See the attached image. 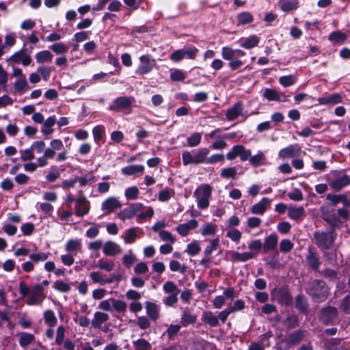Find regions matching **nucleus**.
Here are the masks:
<instances>
[{
    "label": "nucleus",
    "mask_w": 350,
    "mask_h": 350,
    "mask_svg": "<svg viewBox=\"0 0 350 350\" xmlns=\"http://www.w3.org/2000/svg\"><path fill=\"white\" fill-rule=\"evenodd\" d=\"M109 319V315L103 312H96L94 314V318L91 321L92 327L95 329H100L101 325L107 321Z\"/></svg>",
    "instance_id": "nucleus-19"
},
{
    "label": "nucleus",
    "mask_w": 350,
    "mask_h": 350,
    "mask_svg": "<svg viewBox=\"0 0 350 350\" xmlns=\"http://www.w3.org/2000/svg\"><path fill=\"white\" fill-rule=\"evenodd\" d=\"M137 238L136 229L134 228H129L126 230L125 234L124 236V241L126 243H133Z\"/></svg>",
    "instance_id": "nucleus-52"
},
{
    "label": "nucleus",
    "mask_w": 350,
    "mask_h": 350,
    "mask_svg": "<svg viewBox=\"0 0 350 350\" xmlns=\"http://www.w3.org/2000/svg\"><path fill=\"white\" fill-rule=\"evenodd\" d=\"M75 215L78 217H83L88 213L90 211L89 202L84 196L79 198L76 200Z\"/></svg>",
    "instance_id": "nucleus-10"
},
{
    "label": "nucleus",
    "mask_w": 350,
    "mask_h": 350,
    "mask_svg": "<svg viewBox=\"0 0 350 350\" xmlns=\"http://www.w3.org/2000/svg\"><path fill=\"white\" fill-rule=\"evenodd\" d=\"M328 38L332 42L338 43V44H342L347 40V36L345 33H344L340 31H336L332 32L329 35Z\"/></svg>",
    "instance_id": "nucleus-34"
},
{
    "label": "nucleus",
    "mask_w": 350,
    "mask_h": 350,
    "mask_svg": "<svg viewBox=\"0 0 350 350\" xmlns=\"http://www.w3.org/2000/svg\"><path fill=\"white\" fill-rule=\"evenodd\" d=\"M134 103L135 98L132 96H120L113 101L109 109L115 111H128L130 113Z\"/></svg>",
    "instance_id": "nucleus-6"
},
{
    "label": "nucleus",
    "mask_w": 350,
    "mask_h": 350,
    "mask_svg": "<svg viewBox=\"0 0 350 350\" xmlns=\"http://www.w3.org/2000/svg\"><path fill=\"white\" fill-rule=\"evenodd\" d=\"M211 193L212 187L208 184L201 185L195 190L193 196L197 200L199 208L205 209L208 207Z\"/></svg>",
    "instance_id": "nucleus-4"
},
{
    "label": "nucleus",
    "mask_w": 350,
    "mask_h": 350,
    "mask_svg": "<svg viewBox=\"0 0 350 350\" xmlns=\"http://www.w3.org/2000/svg\"><path fill=\"white\" fill-rule=\"evenodd\" d=\"M35 340V336L27 332H21L19 334L18 342L22 347H25Z\"/></svg>",
    "instance_id": "nucleus-32"
},
{
    "label": "nucleus",
    "mask_w": 350,
    "mask_h": 350,
    "mask_svg": "<svg viewBox=\"0 0 350 350\" xmlns=\"http://www.w3.org/2000/svg\"><path fill=\"white\" fill-rule=\"evenodd\" d=\"M52 59L53 55L47 50L38 52L36 55V59L38 63L50 62Z\"/></svg>",
    "instance_id": "nucleus-36"
},
{
    "label": "nucleus",
    "mask_w": 350,
    "mask_h": 350,
    "mask_svg": "<svg viewBox=\"0 0 350 350\" xmlns=\"http://www.w3.org/2000/svg\"><path fill=\"white\" fill-rule=\"evenodd\" d=\"M208 153L209 150L206 148L195 149L191 152L183 151L182 153L183 163L184 165H188L206 163Z\"/></svg>",
    "instance_id": "nucleus-2"
},
{
    "label": "nucleus",
    "mask_w": 350,
    "mask_h": 350,
    "mask_svg": "<svg viewBox=\"0 0 350 350\" xmlns=\"http://www.w3.org/2000/svg\"><path fill=\"white\" fill-rule=\"evenodd\" d=\"M135 350H151L152 346L149 342L145 339H138L133 342Z\"/></svg>",
    "instance_id": "nucleus-44"
},
{
    "label": "nucleus",
    "mask_w": 350,
    "mask_h": 350,
    "mask_svg": "<svg viewBox=\"0 0 350 350\" xmlns=\"http://www.w3.org/2000/svg\"><path fill=\"white\" fill-rule=\"evenodd\" d=\"M243 111V105L241 102L236 103L232 107L227 109L226 113V118L228 121L237 119L241 116Z\"/></svg>",
    "instance_id": "nucleus-14"
},
{
    "label": "nucleus",
    "mask_w": 350,
    "mask_h": 350,
    "mask_svg": "<svg viewBox=\"0 0 350 350\" xmlns=\"http://www.w3.org/2000/svg\"><path fill=\"white\" fill-rule=\"evenodd\" d=\"M280 83L284 87H289L295 83L293 75L282 76L279 79Z\"/></svg>",
    "instance_id": "nucleus-61"
},
{
    "label": "nucleus",
    "mask_w": 350,
    "mask_h": 350,
    "mask_svg": "<svg viewBox=\"0 0 350 350\" xmlns=\"http://www.w3.org/2000/svg\"><path fill=\"white\" fill-rule=\"evenodd\" d=\"M121 203L116 198H109L102 204V209L106 210L107 213L114 211L121 207Z\"/></svg>",
    "instance_id": "nucleus-22"
},
{
    "label": "nucleus",
    "mask_w": 350,
    "mask_h": 350,
    "mask_svg": "<svg viewBox=\"0 0 350 350\" xmlns=\"http://www.w3.org/2000/svg\"><path fill=\"white\" fill-rule=\"evenodd\" d=\"M288 329L294 328L299 325L298 317L296 315H289L285 320L282 321Z\"/></svg>",
    "instance_id": "nucleus-46"
},
{
    "label": "nucleus",
    "mask_w": 350,
    "mask_h": 350,
    "mask_svg": "<svg viewBox=\"0 0 350 350\" xmlns=\"http://www.w3.org/2000/svg\"><path fill=\"white\" fill-rule=\"evenodd\" d=\"M112 300V308L116 312L120 313H124L127 308V304L125 301L120 299H116L111 298Z\"/></svg>",
    "instance_id": "nucleus-37"
},
{
    "label": "nucleus",
    "mask_w": 350,
    "mask_h": 350,
    "mask_svg": "<svg viewBox=\"0 0 350 350\" xmlns=\"http://www.w3.org/2000/svg\"><path fill=\"white\" fill-rule=\"evenodd\" d=\"M305 215V210L302 206L299 207H289L288 210V216L295 220L304 217Z\"/></svg>",
    "instance_id": "nucleus-30"
},
{
    "label": "nucleus",
    "mask_w": 350,
    "mask_h": 350,
    "mask_svg": "<svg viewBox=\"0 0 350 350\" xmlns=\"http://www.w3.org/2000/svg\"><path fill=\"white\" fill-rule=\"evenodd\" d=\"M139 194V190L137 187H131L126 189L125 196L128 200H135Z\"/></svg>",
    "instance_id": "nucleus-57"
},
{
    "label": "nucleus",
    "mask_w": 350,
    "mask_h": 350,
    "mask_svg": "<svg viewBox=\"0 0 350 350\" xmlns=\"http://www.w3.org/2000/svg\"><path fill=\"white\" fill-rule=\"evenodd\" d=\"M313 236L315 244L321 250L331 248L336 239V233L334 229L329 231L317 230L314 232Z\"/></svg>",
    "instance_id": "nucleus-3"
},
{
    "label": "nucleus",
    "mask_w": 350,
    "mask_h": 350,
    "mask_svg": "<svg viewBox=\"0 0 350 350\" xmlns=\"http://www.w3.org/2000/svg\"><path fill=\"white\" fill-rule=\"evenodd\" d=\"M238 156L240 157L241 161H245L250 160L251 157V151L246 150L243 146L238 145Z\"/></svg>",
    "instance_id": "nucleus-55"
},
{
    "label": "nucleus",
    "mask_w": 350,
    "mask_h": 350,
    "mask_svg": "<svg viewBox=\"0 0 350 350\" xmlns=\"http://www.w3.org/2000/svg\"><path fill=\"white\" fill-rule=\"evenodd\" d=\"M221 55L224 59L231 60L234 58V50L228 46H224L221 49Z\"/></svg>",
    "instance_id": "nucleus-58"
},
{
    "label": "nucleus",
    "mask_w": 350,
    "mask_h": 350,
    "mask_svg": "<svg viewBox=\"0 0 350 350\" xmlns=\"http://www.w3.org/2000/svg\"><path fill=\"white\" fill-rule=\"evenodd\" d=\"M144 171V167L141 165H132L126 166L122 170V174L127 176L134 175L136 174H142Z\"/></svg>",
    "instance_id": "nucleus-27"
},
{
    "label": "nucleus",
    "mask_w": 350,
    "mask_h": 350,
    "mask_svg": "<svg viewBox=\"0 0 350 350\" xmlns=\"http://www.w3.org/2000/svg\"><path fill=\"white\" fill-rule=\"evenodd\" d=\"M51 49L57 54H62L68 51V47L63 43H55L51 46Z\"/></svg>",
    "instance_id": "nucleus-62"
},
{
    "label": "nucleus",
    "mask_w": 350,
    "mask_h": 350,
    "mask_svg": "<svg viewBox=\"0 0 350 350\" xmlns=\"http://www.w3.org/2000/svg\"><path fill=\"white\" fill-rule=\"evenodd\" d=\"M318 101L321 105H334L342 102V96L340 94L335 93L327 97L319 98Z\"/></svg>",
    "instance_id": "nucleus-24"
},
{
    "label": "nucleus",
    "mask_w": 350,
    "mask_h": 350,
    "mask_svg": "<svg viewBox=\"0 0 350 350\" xmlns=\"http://www.w3.org/2000/svg\"><path fill=\"white\" fill-rule=\"evenodd\" d=\"M200 247L197 241H193L187 245L186 252L190 256H195L200 252Z\"/></svg>",
    "instance_id": "nucleus-54"
},
{
    "label": "nucleus",
    "mask_w": 350,
    "mask_h": 350,
    "mask_svg": "<svg viewBox=\"0 0 350 350\" xmlns=\"http://www.w3.org/2000/svg\"><path fill=\"white\" fill-rule=\"evenodd\" d=\"M299 152V146L298 144H293L280 150L278 155L282 159L291 158L297 156Z\"/></svg>",
    "instance_id": "nucleus-16"
},
{
    "label": "nucleus",
    "mask_w": 350,
    "mask_h": 350,
    "mask_svg": "<svg viewBox=\"0 0 350 350\" xmlns=\"http://www.w3.org/2000/svg\"><path fill=\"white\" fill-rule=\"evenodd\" d=\"M14 86L16 92L20 94L24 93L28 89V84L26 81V78L22 77L21 79H18L15 81Z\"/></svg>",
    "instance_id": "nucleus-39"
},
{
    "label": "nucleus",
    "mask_w": 350,
    "mask_h": 350,
    "mask_svg": "<svg viewBox=\"0 0 350 350\" xmlns=\"http://www.w3.org/2000/svg\"><path fill=\"white\" fill-rule=\"evenodd\" d=\"M65 336V327L62 325L59 326L57 329L55 343L58 345H62L64 342Z\"/></svg>",
    "instance_id": "nucleus-59"
},
{
    "label": "nucleus",
    "mask_w": 350,
    "mask_h": 350,
    "mask_svg": "<svg viewBox=\"0 0 350 350\" xmlns=\"http://www.w3.org/2000/svg\"><path fill=\"white\" fill-rule=\"evenodd\" d=\"M184 57L194 59L198 52V49L195 46L185 47L182 49Z\"/></svg>",
    "instance_id": "nucleus-47"
},
{
    "label": "nucleus",
    "mask_w": 350,
    "mask_h": 350,
    "mask_svg": "<svg viewBox=\"0 0 350 350\" xmlns=\"http://www.w3.org/2000/svg\"><path fill=\"white\" fill-rule=\"evenodd\" d=\"M295 308L299 312L307 314L308 313V302L307 298L303 294H299L295 299Z\"/></svg>",
    "instance_id": "nucleus-17"
},
{
    "label": "nucleus",
    "mask_w": 350,
    "mask_h": 350,
    "mask_svg": "<svg viewBox=\"0 0 350 350\" xmlns=\"http://www.w3.org/2000/svg\"><path fill=\"white\" fill-rule=\"evenodd\" d=\"M293 247V244L289 239H283L280 243V250L284 253L290 252Z\"/></svg>",
    "instance_id": "nucleus-60"
},
{
    "label": "nucleus",
    "mask_w": 350,
    "mask_h": 350,
    "mask_svg": "<svg viewBox=\"0 0 350 350\" xmlns=\"http://www.w3.org/2000/svg\"><path fill=\"white\" fill-rule=\"evenodd\" d=\"M345 194H332L328 193L326 196V199L330 201L334 206H336L338 203L342 202L343 204Z\"/></svg>",
    "instance_id": "nucleus-50"
},
{
    "label": "nucleus",
    "mask_w": 350,
    "mask_h": 350,
    "mask_svg": "<svg viewBox=\"0 0 350 350\" xmlns=\"http://www.w3.org/2000/svg\"><path fill=\"white\" fill-rule=\"evenodd\" d=\"M265 159V157L262 152H258L254 156H251L250 158V163L254 166L261 165Z\"/></svg>",
    "instance_id": "nucleus-51"
},
{
    "label": "nucleus",
    "mask_w": 350,
    "mask_h": 350,
    "mask_svg": "<svg viewBox=\"0 0 350 350\" xmlns=\"http://www.w3.org/2000/svg\"><path fill=\"white\" fill-rule=\"evenodd\" d=\"M306 293L315 303H322L326 301L330 293L329 288L323 280L314 279L308 282L305 288Z\"/></svg>",
    "instance_id": "nucleus-1"
},
{
    "label": "nucleus",
    "mask_w": 350,
    "mask_h": 350,
    "mask_svg": "<svg viewBox=\"0 0 350 350\" xmlns=\"http://www.w3.org/2000/svg\"><path fill=\"white\" fill-rule=\"evenodd\" d=\"M122 252L120 247L113 241H107L103 245V253L106 256H115Z\"/></svg>",
    "instance_id": "nucleus-21"
},
{
    "label": "nucleus",
    "mask_w": 350,
    "mask_h": 350,
    "mask_svg": "<svg viewBox=\"0 0 350 350\" xmlns=\"http://www.w3.org/2000/svg\"><path fill=\"white\" fill-rule=\"evenodd\" d=\"M256 257V254L252 252H246L240 253L238 252H232L231 260L233 262H244Z\"/></svg>",
    "instance_id": "nucleus-18"
},
{
    "label": "nucleus",
    "mask_w": 350,
    "mask_h": 350,
    "mask_svg": "<svg viewBox=\"0 0 350 350\" xmlns=\"http://www.w3.org/2000/svg\"><path fill=\"white\" fill-rule=\"evenodd\" d=\"M144 205L142 203L137 202L131 204L128 207L124 208L120 213L119 217L124 220L126 219L133 218L138 211L143 209Z\"/></svg>",
    "instance_id": "nucleus-8"
},
{
    "label": "nucleus",
    "mask_w": 350,
    "mask_h": 350,
    "mask_svg": "<svg viewBox=\"0 0 350 350\" xmlns=\"http://www.w3.org/2000/svg\"><path fill=\"white\" fill-rule=\"evenodd\" d=\"M94 267L107 271H111L114 269V263L111 261H107L105 259L101 258Z\"/></svg>",
    "instance_id": "nucleus-42"
},
{
    "label": "nucleus",
    "mask_w": 350,
    "mask_h": 350,
    "mask_svg": "<svg viewBox=\"0 0 350 350\" xmlns=\"http://www.w3.org/2000/svg\"><path fill=\"white\" fill-rule=\"evenodd\" d=\"M163 291L166 293L169 294H178L179 290L174 284V282L172 281H167L166 282L163 286Z\"/></svg>",
    "instance_id": "nucleus-48"
},
{
    "label": "nucleus",
    "mask_w": 350,
    "mask_h": 350,
    "mask_svg": "<svg viewBox=\"0 0 350 350\" xmlns=\"http://www.w3.org/2000/svg\"><path fill=\"white\" fill-rule=\"evenodd\" d=\"M216 231V226L213 224H207L200 228V232L203 235H213Z\"/></svg>",
    "instance_id": "nucleus-63"
},
{
    "label": "nucleus",
    "mask_w": 350,
    "mask_h": 350,
    "mask_svg": "<svg viewBox=\"0 0 350 350\" xmlns=\"http://www.w3.org/2000/svg\"><path fill=\"white\" fill-rule=\"evenodd\" d=\"M323 219L328 223L332 227V229L334 230V228L338 227L342 221L338 218L337 214L336 213H324Z\"/></svg>",
    "instance_id": "nucleus-28"
},
{
    "label": "nucleus",
    "mask_w": 350,
    "mask_h": 350,
    "mask_svg": "<svg viewBox=\"0 0 350 350\" xmlns=\"http://www.w3.org/2000/svg\"><path fill=\"white\" fill-rule=\"evenodd\" d=\"M137 258L133 253L132 250H129L128 254H125L122 258V264L128 269L136 262Z\"/></svg>",
    "instance_id": "nucleus-41"
},
{
    "label": "nucleus",
    "mask_w": 350,
    "mask_h": 350,
    "mask_svg": "<svg viewBox=\"0 0 350 350\" xmlns=\"http://www.w3.org/2000/svg\"><path fill=\"white\" fill-rule=\"evenodd\" d=\"M350 184V177L347 174L338 176L329 182V186L334 190L338 191Z\"/></svg>",
    "instance_id": "nucleus-12"
},
{
    "label": "nucleus",
    "mask_w": 350,
    "mask_h": 350,
    "mask_svg": "<svg viewBox=\"0 0 350 350\" xmlns=\"http://www.w3.org/2000/svg\"><path fill=\"white\" fill-rule=\"evenodd\" d=\"M202 135L200 133H193L187 138L188 146L190 147L197 146L201 142Z\"/></svg>",
    "instance_id": "nucleus-53"
},
{
    "label": "nucleus",
    "mask_w": 350,
    "mask_h": 350,
    "mask_svg": "<svg viewBox=\"0 0 350 350\" xmlns=\"http://www.w3.org/2000/svg\"><path fill=\"white\" fill-rule=\"evenodd\" d=\"M81 241L79 239H70L66 245V250L68 252L81 250Z\"/></svg>",
    "instance_id": "nucleus-43"
},
{
    "label": "nucleus",
    "mask_w": 350,
    "mask_h": 350,
    "mask_svg": "<svg viewBox=\"0 0 350 350\" xmlns=\"http://www.w3.org/2000/svg\"><path fill=\"white\" fill-rule=\"evenodd\" d=\"M237 174L236 167L224 168L221 172V176L224 178H234Z\"/></svg>",
    "instance_id": "nucleus-49"
},
{
    "label": "nucleus",
    "mask_w": 350,
    "mask_h": 350,
    "mask_svg": "<svg viewBox=\"0 0 350 350\" xmlns=\"http://www.w3.org/2000/svg\"><path fill=\"white\" fill-rule=\"evenodd\" d=\"M31 296L27 300V304L33 306L40 304L45 298V295L42 291L41 285H34L30 289Z\"/></svg>",
    "instance_id": "nucleus-7"
},
{
    "label": "nucleus",
    "mask_w": 350,
    "mask_h": 350,
    "mask_svg": "<svg viewBox=\"0 0 350 350\" xmlns=\"http://www.w3.org/2000/svg\"><path fill=\"white\" fill-rule=\"evenodd\" d=\"M202 321L212 327H217L219 324L218 317L213 315L211 312H204Z\"/></svg>",
    "instance_id": "nucleus-35"
},
{
    "label": "nucleus",
    "mask_w": 350,
    "mask_h": 350,
    "mask_svg": "<svg viewBox=\"0 0 350 350\" xmlns=\"http://www.w3.org/2000/svg\"><path fill=\"white\" fill-rule=\"evenodd\" d=\"M146 313L152 321H156L159 318V306L152 302L146 301L145 303Z\"/></svg>",
    "instance_id": "nucleus-26"
},
{
    "label": "nucleus",
    "mask_w": 350,
    "mask_h": 350,
    "mask_svg": "<svg viewBox=\"0 0 350 350\" xmlns=\"http://www.w3.org/2000/svg\"><path fill=\"white\" fill-rule=\"evenodd\" d=\"M281 9L284 12H289L297 8V0H280L279 2Z\"/></svg>",
    "instance_id": "nucleus-31"
},
{
    "label": "nucleus",
    "mask_w": 350,
    "mask_h": 350,
    "mask_svg": "<svg viewBox=\"0 0 350 350\" xmlns=\"http://www.w3.org/2000/svg\"><path fill=\"white\" fill-rule=\"evenodd\" d=\"M307 332L304 329H297L290 334L286 340V343L288 347H293L298 345L304 338Z\"/></svg>",
    "instance_id": "nucleus-15"
},
{
    "label": "nucleus",
    "mask_w": 350,
    "mask_h": 350,
    "mask_svg": "<svg viewBox=\"0 0 350 350\" xmlns=\"http://www.w3.org/2000/svg\"><path fill=\"white\" fill-rule=\"evenodd\" d=\"M278 237L275 234H271L269 237H267L263 245V252L267 254L270 250H273L278 243Z\"/></svg>",
    "instance_id": "nucleus-25"
},
{
    "label": "nucleus",
    "mask_w": 350,
    "mask_h": 350,
    "mask_svg": "<svg viewBox=\"0 0 350 350\" xmlns=\"http://www.w3.org/2000/svg\"><path fill=\"white\" fill-rule=\"evenodd\" d=\"M309 267L314 270L315 272H320L319 267L321 265L320 258L316 252L312 249L308 250V253L306 256Z\"/></svg>",
    "instance_id": "nucleus-11"
},
{
    "label": "nucleus",
    "mask_w": 350,
    "mask_h": 350,
    "mask_svg": "<svg viewBox=\"0 0 350 350\" xmlns=\"http://www.w3.org/2000/svg\"><path fill=\"white\" fill-rule=\"evenodd\" d=\"M258 42L259 38L256 35H253L247 38L243 42H242L241 43V46L247 49H251L256 46Z\"/></svg>",
    "instance_id": "nucleus-33"
},
{
    "label": "nucleus",
    "mask_w": 350,
    "mask_h": 350,
    "mask_svg": "<svg viewBox=\"0 0 350 350\" xmlns=\"http://www.w3.org/2000/svg\"><path fill=\"white\" fill-rule=\"evenodd\" d=\"M252 21L253 16L249 12H242L238 15V21L241 25L250 23Z\"/></svg>",
    "instance_id": "nucleus-56"
},
{
    "label": "nucleus",
    "mask_w": 350,
    "mask_h": 350,
    "mask_svg": "<svg viewBox=\"0 0 350 350\" xmlns=\"http://www.w3.org/2000/svg\"><path fill=\"white\" fill-rule=\"evenodd\" d=\"M198 225V221L196 219H191L187 223L178 225L176 227V230L181 236L185 237L189 234L191 230L196 228Z\"/></svg>",
    "instance_id": "nucleus-20"
},
{
    "label": "nucleus",
    "mask_w": 350,
    "mask_h": 350,
    "mask_svg": "<svg viewBox=\"0 0 350 350\" xmlns=\"http://www.w3.org/2000/svg\"><path fill=\"white\" fill-rule=\"evenodd\" d=\"M277 301L282 305L290 306L293 303V297L287 288H280L277 292Z\"/></svg>",
    "instance_id": "nucleus-13"
},
{
    "label": "nucleus",
    "mask_w": 350,
    "mask_h": 350,
    "mask_svg": "<svg viewBox=\"0 0 350 350\" xmlns=\"http://www.w3.org/2000/svg\"><path fill=\"white\" fill-rule=\"evenodd\" d=\"M140 65L137 72L141 75L147 74L151 71L155 65L154 59H150L148 55H142L139 58Z\"/></svg>",
    "instance_id": "nucleus-9"
},
{
    "label": "nucleus",
    "mask_w": 350,
    "mask_h": 350,
    "mask_svg": "<svg viewBox=\"0 0 350 350\" xmlns=\"http://www.w3.org/2000/svg\"><path fill=\"white\" fill-rule=\"evenodd\" d=\"M279 92L275 89L266 88L263 92V96L269 101H278L280 98L279 97Z\"/></svg>",
    "instance_id": "nucleus-38"
},
{
    "label": "nucleus",
    "mask_w": 350,
    "mask_h": 350,
    "mask_svg": "<svg viewBox=\"0 0 350 350\" xmlns=\"http://www.w3.org/2000/svg\"><path fill=\"white\" fill-rule=\"evenodd\" d=\"M44 318L45 323L50 327H53L57 323V319L53 310L45 311Z\"/></svg>",
    "instance_id": "nucleus-45"
},
{
    "label": "nucleus",
    "mask_w": 350,
    "mask_h": 350,
    "mask_svg": "<svg viewBox=\"0 0 350 350\" xmlns=\"http://www.w3.org/2000/svg\"><path fill=\"white\" fill-rule=\"evenodd\" d=\"M197 321L196 315L191 314L187 308H185L183 311V316L181 317L180 323L182 326L186 327L189 324H193Z\"/></svg>",
    "instance_id": "nucleus-29"
},
{
    "label": "nucleus",
    "mask_w": 350,
    "mask_h": 350,
    "mask_svg": "<svg viewBox=\"0 0 350 350\" xmlns=\"http://www.w3.org/2000/svg\"><path fill=\"white\" fill-rule=\"evenodd\" d=\"M226 236L233 241H239L241 237V233L237 229H231L228 231Z\"/></svg>",
    "instance_id": "nucleus-64"
},
{
    "label": "nucleus",
    "mask_w": 350,
    "mask_h": 350,
    "mask_svg": "<svg viewBox=\"0 0 350 350\" xmlns=\"http://www.w3.org/2000/svg\"><path fill=\"white\" fill-rule=\"evenodd\" d=\"M338 311L334 306H327L321 308L318 312L319 321L325 325H335L338 321Z\"/></svg>",
    "instance_id": "nucleus-5"
},
{
    "label": "nucleus",
    "mask_w": 350,
    "mask_h": 350,
    "mask_svg": "<svg viewBox=\"0 0 350 350\" xmlns=\"http://www.w3.org/2000/svg\"><path fill=\"white\" fill-rule=\"evenodd\" d=\"M271 200L268 198H263L258 203L252 206L251 211L254 214H263L269 205Z\"/></svg>",
    "instance_id": "nucleus-23"
},
{
    "label": "nucleus",
    "mask_w": 350,
    "mask_h": 350,
    "mask_svg": "<svg viewBox=\"0 0 350 350\" xmlns=\"http://www.w3.org/2000/svg\"><path fill=\"white\" fill-rule=\"evenodd\" d=\"M53 287L54 289L61 293H68L71 289L69 284L60 280L55 281L53 284Z\"/></svg>",
    "instance_id": "nucleus-40"
}]
</instances>
